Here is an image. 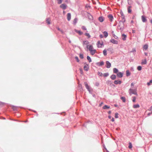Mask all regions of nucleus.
<instances>
[{"instance_id": "obj_1", "label": "nucleus", "mask_w": 152, "mask_h": 152, "mask_svg": "<svg viewBox=\"0 0 152 152\" xmlns=\"http://www.w3.org/2000/svg\"><path fill=\"white\" fill-rule=\"evenodd\" d=\"M129 92L130 95H131L132 94H133L137 96L138 95L137 92V88L134 89L131 88H130L129 90Z\"/></svg>"}, {"instance_id": "obj_2", "label": "nucleus", "mask_w": 152, "mask_h": 152, "mask_svg": "<svg viewBox=\"0 0 152 152\" xmlns=\"http://www.w3.org/2000/svg\"><path fill=\"white\" fill-rule=\"evenodd\" d=\"M97 45L99 48H102V46H104L103 42H100V41H98L97 43Z\"/></svg>"}, {"instance_id": "obj_3", "label": "nucleus", "mask_w": 152, "mask_h": 152, "mask_svg": "<svg viewBox=\"0 0 152 152\" xmlns=\"http://www.w3.org/2000/svg\"><path fill=\"white\" fill-rule=\"evenodd\" d=\"M84 84H85V85L86 88L87 89L88 91H90L89 90H90L92 89L91 88V87H90V86L88 85L87 82H84Z\"/></svg>"}, {"instance_id": "obj_4", "label": "nucleus", "mask_w": 152, "mask_h": 152, "mask_svg": "<svg viewBox=\"0 0 152 152\" xmlns=\"http://www.w3.org/2000/svg\"><path fill=\"white\" fill-rule=\"evenodd\" d=\"M60 7L63 10H65L66 9L67 6L65 4H63L60 5Z\"/></svg>"}, {"instance_id": "obj_5", "label": "nucleus", "mask_w": 152, "mask_h": 152, "mask_svg": "<svg viewBox=\"0 0 152 152\" xmlns=\"http://www.w3.org/2000/svg\"><path fill=\"white\" fill-rule=\"evenodd\" d=\"M107 17L109 18V20L111 22H112L114 20V18L113 15L112 14H109L107 16Z\"/></svg>"}, {"instance_id": "obj_6", "label": "nucleus", "mask_w": 152, "mask_h": 152, "mask_svg": "<svg viewBox=\"0 0 152 152\" xmlns=\"http://www.w3.org/2000/svg\"><path fill=\"white\" fill-rule=\"evenodd\" d=\"M106 83L107 85H109L110 86H112L113 87L115 86L114 84H112V81L111 80H108L106 81Z\"/></svg>"}, {"instance_id": "obj_7", "label": "nucleus", "mask_w": 152, "mask_h": 152, "mask_svg": "<svg viewBox=\"0 0 152 152\" xmlns=\"http://www.w3.org/2000/svg\"><path fill=\"white\" fill-rule=\"evenodd\" d=\"M84 64H85L84 66V70L85 71H87L89 69V66L88 64L85 63Z\"/></svg>"}, {"instance_id": "obj_8", "label": "nucleus", "mask_w": 152, "mask_h": 152, "mask_svg": "<svg viewBox=\"0 0 152 152\" xmlns=\"http://www.w3.org/2000/svg\"><path fill=\"white\" fill-rule=\"evenodd\" d=\"M110 35L111 37H114V38H118V37L115 35L114 31H111V32L110 34Z\"/></svg>"}, {"instance_id": "obj_9", "label": "nucleus", "mask_w": 152, "mask_h": 152, "mask_svg": "<svg viewBox=\"0 0 152 152\" xmlns=\"http://www.w3.org/2000/svg\"><path fill=\"white\" fill-rule=\"evenodd\" d=\"M141 19L142 22L143 23L146 22L147 21L145 15H142L141 16Z\"/></svg>"}, {"instance_id": "obj_10", "label": "nucleus", "mask_w": 152, "mask_h": 152, "mask_svg": "<svg viewBox=\"0 0 152 152\" xmlns=\"http://www.w3.org/2000/svg\"><path fill=\"white\" fill-rule=\"evenodd\" d=\"M86 12L89 15H88V19L91 20H92L93 19L92 15L90 14V13L87 12Z\"/></svg>"}, {"instance_id": "obj_11", "label": "nucleus", "mask_w": 152, "mask_h": 152, "mask_svg": "<svg viewBox=\"0 0 152 152\" xmlns=\"http://www.w3.org/2000/svg\"><path fill=\"white\" fill-rule=\"evenodd\" d=\"M107 50L109 52L110 54H112L113 53V50L112 47H110L108 48Z\"/></svg>"}, {"instance_id": "obj_12", "label": "nucleus", "mask_w": 152, "mask_h": 152, "mask_svg": "<svg viewBox=\"0 0 152 152\" xmlns=\"http://www.w3.org/2000/svg\"><path fill=\"white\" fill-rule=\"evenodd\" d=\"M111 66V64L108 61H107L106 62V67L108 68L110 67Z\"/></svg>"}, {"instance_id": "obj_13", "label": "nucleus", "mask_w": 152, "mask_h": 152, "mask_svg": "<svg viewBox=\"0 0 152 152\" xmlns=\"http://www.w3.org/2000/svg\"><path fill=\"white\" fill-rule=\"evenodd\" d=\"M75 31L76 33L80 35H81L83 34V33L80 30L75 29Z\"/></svg>"}, {"instance_id": "obj_14", "label": "nucleus", "mask_w": 152, "mask_h": 152, "mask_svg": "<svg viewBox=\"0 0 152 152\" xmlns=\"http://www.w3.org/2000/svg\"><path fill=\"white\" fill-rule=\"evenodd\" d=\"M122 83V82L120 80H115L114 81V84L115 85H118V84H121V83Z\"/></svg>"}, {"instance_id": "obj_15", "label": "nucleus", "mask_w": 152, "mask_h": 152, "mask_svg": "<svg viewBox=\"0 0 152 152\" xmlns=\"http://www.w3.org/2000/svg\"><path fill=\"white\" fill-rule=\"evenodd\" d=\"M117 76L119 78H121L123 77V73L121 72H118L117 74Z\"/></svg>"}, {"instance_id": "obj_16", "label": "nucleus", "mask_w": 152, "mask_h": 152, "mask_svg": "<svg viewBox=\"0 0 152 152\" xmlns=\"http://www.w3.org/2000/svg\"><path fill=\"white\" fill-rule=\"evenodd\" d=\"M104 63L103 61H101L99 62L96 63V64L99 66H102L104 65Z\"/></svg>"}, {"instance_id": "obj_17", "label": "nucleus", "mask_w": 152, "mask_h": 152, "mask_svg": "<svg viewBox=\"0 0 152 152\" xmlns=\"http://www.w3.org/2000/svg\"><path fill=\"white\" fill-rule=\"evenodd\" d=\"M110 42L114 44H117L118 43V42L113 39H111L110 40Z\"/></svg>"}, {"instance_id": "obj_18", "label": "nucleus", "mask_w": 152, "mask_h": 152, "mask_svg": "<svg viewBox=\"0 0 152 152\" xmlns=\"http://www.w3.org/2000/svg\"><path fill=\"white\" fill-rule=\"evenodd\" d=\"M104 17L102 16H100L98 18V20L101 23L103 22L104 21Z\"/></svg>"}, {"instance_id": "obj_19", "label": "nucleus", "mask_w": 152, "mask_h": 152, "mask_svg": "<svg viewBox=\"0 0 152 152\" xmlns=\"http://www.w3.org/2000/svg\"><path fill=\"white\" fill-rule=\"evenodd\" d=\"M67 19L68 21H69L71 19V14L68 13L67 14Z\"/></svg>"}, {"instance_id": "obj_20", "label": "nucleus", "mask_w": 152, "mask_h": 152, "mask_svg": "<svg viewBox=\"0 0 152 152\" xmlns=\"http://www.w3.org/2000/svg\"><path fill=\"white\" fill-rule=\"evenodd\" d=\"M132 7V6H129L127 7V11L129 13H131L132 12V10L131 9Z\"/></svg>"}, {"instance_id": "obj_21", "label": "nucleus", "mask_w": 152, "mask_h": 152, "mask_svg": "<svg viewBox=\"0 0 152 152\" xmlns=\"http://www.w3.org/2000/svg\"><path fill=\"white\" fill-rule=\"evenodd\" d=\"M89 42L88 41H83V44L86 45V48H88L89 46L88 44H89Z\"/></svg>"}, {"instance_id": "obj_22", "label": "nucleus", "mask_w": 152, "mask_h": 152, "mask_svg": "<svg viewBox=\"0 0 152 152\" xmlns=\"http://www.w3.org/2000/svg\"><path fill=\"white\" fill-rule=\"evenodd\" d=\"M103 34V35L104 37L105 38L107 37L108 35V33L107 31H104L102 32Z\"/></svg>"}, {"instance_id": "obj_23", "label": "nucleus", "mask_w": 152, "mask_h": 152, "mask_svg": "<svg viewBox=\"0 0 152 152\" xmlns=\"http://www.w3.org/2000/svg\"><path fill=\"white\" fill-rule=\"evenodd\" d=\"M110 78L112 80H114L116 78V76L115 75L113 74L110 76Z\"/></svg>"}, {"instance_id": "obj_24", "label": "nucleus", "mask_w": 152, "mask_h": 152, "mask_svg": "<svg viewBox=\"0 0 152 152\" xmlns=\"http://www.w3.org/2000/svg\"><path fill=\"white\" fill-rule=\"evenodd\" d=\"M119 72V70L117 68H114L113 69V72L114 73L117 74Z\"/></svg>"}, {"instance_id": "obj_25", "label": "nucleus", "mask_w": 152, "mask_h": 152, "mask_svg": "<svg viewBox=\"0 0 152 152\" xmlns=\"http://www.w3.org/2000/svg\"><path fill=\"white\" fill-rule=\"evenodd\" d=\"M78 21V19L77 18H75L73 22V24L74 25H75L77 23Z\"/></svg>"}, {"instance_id": "obj_26", "label": "nucleus", "mask_w": 152, "mask_h": 152, "mask_svg": "<svg viewBox=\"0 0 152 152\" xmlns=\"http://www.w3.org/2000/svg\"><path fill=\"white\" fill-rule=\"evenodd\" d=\"M110 106H108L106 105H105L102 108L103 109L107 110L110 108Z\"/></svg>"}, {"instance_id": "obj_27", "label": "nucleus", "mask_w": 152, "mask_h": 152, "mask_svg": "<svg viewBox=\"0 0 152 152\" xmlns=\"http://www.w3.org/2000/svg\"><path fill=\"white\" fill-rule=\"evenodd\" d=\"M90 53L92 55H94L96 53V51L95 49L92 50L90 51Z\"/></svg>"}, {"instance_id": "obj_28", "label": "nucleus", "mask_w": 152, "mask_h": 152, "mask_svg": "<svg viewBox=\"0 0 152 152\" xmlns=\"http://www.w3.org/2000/svg\"><path fill=\"white\" fill-rule=\"evenodd\" d=\"M131 75V73L130 72L129 70H127L126 71V75L127 77H128L129 76H130Z\"/></svg>"}, {"instance_id": "obj_29", "label": "nucleus", "mask_w": 152, "mask_h": 152, "mask_svg": "<svg viewBox=\"0 0 152 152\" xmlns=\"http://www.w3.org/2000/svg\"><path fill=\"white\" fill-rule=\"evenodd\" d=\"M147 63L146 59H145L144 60H142L141 62V64L142 65L146 64Z\"/></svg>"}, {"instance_id": "obj_30", "label": "nucleus", "mask_w": 152, "mask_h": 152, "mask_svg": "<svg viewBox=\"0 0 152 152\" xmlns=\"http://www.w3.org/2000/svg\"><path fill=\"white\" fill-rule=\"evenodd\" d=\"M88 48L89 49V51H90L93 50V47L92 45H89Z\"/></svg>"}, {"instance_id": "obj_31", "label": "nucleus", "mask_w": 152, "mask_h": 152, "mask_svg": "<svg viewBox=\"0 0 152 152\" xmlns=\"http://www.w3.org/2000/svg\"><path fill=\"white\" fill-rule=\"evenodd\" d=\"M140 106L138 104H134L133 106V107L134 108H139Z\"/></svg>"}, {"instance_id": "obj_32", "label": "nucleus", "mask_w": 152, "mask_h": 152, "mask_svg": "<svg viewBox=\"0 0 152 152\" xmlns=\"http://www.w3.org/2000/svg\"><path fill=\"white\" fill-rule=\"evenodd\" d=\"M46 23H47L48 24L50 25L51 24L50 20L49 18H47L46 19Z\"/></svg>"}, {"instance_id": "obj_33", "label": "nucleus", "mask_w": 152, "mask_h": 152, "mask_svg": "<svg viewBox=\"0 0 152 152\" xmlns=\"http://www.w3.org/2000/svg\"><path fill=\"white\" fill-rule=\"evenodd\" d=\"M122 26L121 27H120L119 29L120 30V31H123V29L124 28V24L122 23Z\"/></svg>"}, {"instance_id": "obj_34", "label": "nucleus", "mask_w": 152, "mask_h": 152, "mask_svg": "<svg viewBox=\"0 0 152 152\" xmlns=\"http://www.w3.org/2000/svg\"><path fill=\"white\" fill-rule=\"evenodd\" d=\"M148 48V45L147 44H145L143 47V50H146Z\"/></svg>"}, {"instance_id": "obj_35", "label": "nucleus", "mask_w": 152, "mask_h": 152, "mask_svg": "<svg viewBox=\"0 0 152 152\" xmlns=\"http://www.w3.org/2000/svg\"><path fill=\"white\" fill-rule=\"evenodd\" d=\"M107 50H106V49H104L103 52V55L104 56H106L107 55Z\"/></svg>"}, {"instance_id": "obj_36", "label": "nucleus", "mask_w": 152, "mask_h": 152, "mask_svg": "<svg viewBox=\"0 0 152 152\" xmlns=\"http://www.w3.org/2000/svg\"><path fill=\"white\" fill-rule=\"evenodd\" d=\"M87 59L88 60L89 62L90 63L92 61L91 59L89 56H87Z\"/></svg>"}, {"instance_id": "obj_37", "label": "nucleus", "mask_w": 152, "mask_h": 152, "mask_svg": "<svg viewBox=\"0 0 152 152\" xmlns=\"http://www.w3.org/2000/svg\"><path fill=\"white\" fill-rule=\"evenodd\" d=\"M121 99L122 101L123 102H126V98L124 96H122L121 97Z\"/></svg>"}, {"instance_id": "obj_38", "label": "nucleus", "mask_w": 152, "mask_h": 152, "mask_svg": "<svg viewBox=\"0 0 152 152\" xmlns=\"http://www.w3.org/2000/svg\"><path fill=\"white\" fill-rule=\"evenodd\" d=\"M122 20H120L119 21L118 23V27H121L122 26Z\"/></svg>"}, {"instance_id": "obj_39", "label": "nucleus", "mask_w": 152, "mask_h": 152, "mask_svg": "<svg viewBox=\"0 0 152 152\" xmlns=\"http://www.w3.org/2000/svg\"><path fill=\"white\" fill-rule=\"evenodd\" d=\"M128 4L129 5H130L132 4V0H127Z\"/></svg>"}, {"instance_id": "obj_40", "label": "nucleus", "mask_w": 152, "mask_h": 152, "mask_svg": "<svg viewBox=\"0 0 152 152\" xmlns=\"http://www.w3.org/2000/svg\"><path fill=\"white\" fill-rule=\"evenodd\" d=\"M84 34L85 36L88 37V38H90L91 37L89 33H86Z\"/></svg>"}, {"instance_id": "obj_41", "label": "nucleus", "mask_w": 152, "mask_h": 152, "mask_svg": "<svg viewBox=\"0 0 152 152\" xmlns=\"http://www.w3.org/2000/svg\"><path fill=\"white\" fill-rule=\"evenodd\" d=\"M78 87L79 90H80V91H82L83 90L82 85L81 84H79Z\"/></svg>"}, {"instance_id": "obj_42", "label": "nucleus", "mask_w": 152, "mask_h": 152, "mask_svg": "<svg viewBox=\"0 0 152 152\" xmlns=\"http://www.w3.org/2000/svg\"><path fill=\"white\" fill-rule=\"evenodd\" d=\"M137 69L138 70L140 71L142 70V67L140 66H139L137 67Z\"/></svg>"}, {"instance_id": "obj_43", "label": "nucleus", "mask_w": 152, "mask_h": 152, "mask_svg": "<svg viewBox=\"0 0 152 152\" xmlns=\"http://www.w3.org/2000/svg\"><path fill=\"white\" fill-rule=\"evenodd\" d=\"M115 118H118V113H115Z\"/></svg>"}, {"instance_id": "obj_44", "label": "nucleus", "mask_w": 152, "mask_h": 152, "mask_svg": "<svg viewBox=\"0 0 152 152\" xmlns=\"http://www.w3.org/2000/svg\"><path fill=\"white\" fill-rule=\"evenodd\" d=\"M12 109L14 111H16L17 110V108L15 106H13L12 107Z\"/></svg>"}, {"instance_id": "obj_45", "label": "nucleus", "mask_w": 152, "mask_h": 152, "mask_svg": "<svg viewBox=\"0 0 152 152\" xmlns=\"http://www.w3.org/2000/svg\"><path fill=\"white\" fill-rule=\"evenodd\" d=\"M121 35L123 37L122 38H126L127 37V35L125 34L124 33L122 34Z\"/></svg>"}, {"instance_id": "obj_46", "label": "nucleus", "mask_w": 152, "mask_h": 152, "mask_svg": "<svg viewBox=\"0 0 152 152\" xmlns=\"http://www.w3.org/2000/svg\"><path fill=\"white\" fill-rule=\"evenodd\" d=\"M109 75V73L108 72H107L104 74L103 76L105 77H107Z\"/></svg>"}, {"instance_id": "obj_47", "label": "nucleus", "mask_w": 152, "mask_h": 152, "mask_svg": "<svg viewBox=\"0 0 152 152\" xmlns=\"http://www.w3.org/2000/svg\"><path fill=\"white\" fill-rule=\"evenodd\" d=\"M79 57L81 59H83L84 58L83 55L82 54L80 53L79 55Z\"/></svg>"}, {"instance_id": "obj_48", "label": "nucleus", "mask_w": 152, "mask_h": 152, "mask_svg": "<svg viewBox=\"0 0 152 152\" xmlns=\"http://www.w3.org/2000/svg\"><path fill=\"white\" fill-rule=\"evenodd\" d=\"M132 143L130 142H129V149H131L132 148Z\"/></svg>"}, {"instance_id": "obj_49", "label": "nucleus", "mask_w": 152, "mask_h": 152, "mask_svg": "<svg viewBox=\"0 0 152 152\" xmlns=\"http://www.w3.org/2000/svg\"><path fill=\"white\" fill-rule=\"evenodd\" d=\"M152 83V80H150V81H149V82L147 83V85L148 86H150V85H151V84Z\"/></svg>"}, {"instance_id": "obj_50", "label": "nucleus", "mask_w": 152, "mask_h": 152, "mask_svg": "<svg viewBox=\"0 0 152 152\" xmlns=\"http://www.w3.org/2000/svg\"><path fill=\"white\" fill-rule=\"evenodd\" d=\"M58 1V4H61L63 0H57Z\"/></svg>"}, {"instance_id": "obj_51", "label": "nucleus", "mask_w": 152, "mask_h": 152, "mask_svg": "<svg viewBox=\"0 0 152 152\" xmlns=\"http://www.w3.org/2000/svg\"><path fill=\"white\" fill-rule=\"evenodd\" d=\"M75 60H76V61L77 62H79V58L77 56H76L75 57Z\"/></svg>"}, {"instance_id": "obj_52", "label": "nucleus", "mask_w": 152, "mask_h": 152, "mask_svg": "<svg viewBox=\"0 0 152 152\" xmlns=\"http://www.w3.org/2000/svg\"><path fill=\"white\" fill-rule=\"evenodd\" d=\"M82 28L83 30H87L86 28V27L85 26H83L82 27Z\"/></svg>"}, {"instance_id": "obj_53", "label": "nucleus", "mask_w": 152, "mask_h": 152, "mask_svg": "<svg viewBox=\"0 0 152 152\" xmlns=\"http://www.w3.org/2000/svg\"><path fill=\"white\" fill-rule=\"evenodd\" d=\"M136 97L135 96L133 97L132 101L133 102H135L136 101Z\"/></svg>"}, {"instance_id": "obj_54", "label": "nucleus", "mask_w": 152, "mask_h": 152, "mask_svg": "<svg viewBox=\"0 0 152 152\" xmlns=\"http://www.w3.org/2000/svg\"><path fill=\"white\" fill-rule=\"evenodd\" d=\"M98 75H99L100 76H102V72H98Z\"/></svg>"}, {"instance_id": "obj_55", "label": "nucleus", "mask_w": 152, "mask_h": 152, "mask_svg": "<svg viewBox=\"0 0 152 152\" xmlns=\"http://www.w3.org/2000/svg\"><path fill=\"white\" fill-rule=\"evenodd\" d=\"M120 14L121 16H123L124 15L123 12L122 10H121L120 11Z\"/></svg>"}, {"instance_id": "obj_56", "label": "nucleus", "mask_w": 152, "mask_h": 152, "mask_svg": "<svg viewBox=\"0 0 152 152\" xmlns=\"http://www.w3.org/2000/svg\"><path fill=\"white\" fill-rule=\"evenodd\" d=\"M80 73L81 74H83V71L82 69H80Z\"/></svg>"}, {"instance_id": "obj_57", "label": "nucleus", "mask_w": 152, "mask_h": 152, "mask_svg": "<svg viewBox=\"0 0 152 152\" xmlns=\"http://www.w3.org/2000/svg\"><path fill=\"white\" fill-rule=\"evenodd\" d=\"M117 23H117V21H115V23L113 25V26H116V25L117 24Z\"/></svg>"}, {"instance_id": "obj_58", "label": "nucleus", "mask_w": 152, "mask_h": 152, "mask_svg": "<svg viewBox=\"0 0 152 152\" xmlns=\"http://www.w3.org/2000/svg\"><path fill=\"white\" fill-rule=\"evenodd\" d=\"M5 104V103L0 102V106L4 105Z\"/></svg>"}, {"instance_id": "obj_59", "label": "nucleus", "mask_w": 152, "mask_h": 152, "mask_svg": "<svg viewBox=\"0 0 152 152\" xmlns=\"http://www.w3.org/2000/svg\"><path fill=\"white\" fill-rule=\"evenodd\" d=\"M95 85L96 86H99V83L98 82H96Z\"/></svg>"}, {"instance_id": "obj_60", "label": "nucleus", "mask_w": 152, "mask_h": 152, "mask_svg": "<svg viewBox=\"0 0 152 152\" xmlns=\"http://www.w3.org/2000/svg\"><path fill=\"white\" fill-rule=\"evenodd\" d=\"M99 37L100 38H103L104 37L103 34H101L99 35Z\"/></svg>"}, {"instance_id": "obj_61", "label": "nucleus", "mask_w": 152, "mask_h": 152, "mask_svg": "<svg viewBox=\"0 0 152 152\" xmlns=\"http://www.w3.org/2000/svg\"><path fill=\"white\" fill-rule=\"evenodd\" d=\"M121 16V18L123 20H124V19H125V17L124 15H123V16Z\"/></svg>"}, {"instance_id": "obj_62", "label": "nucleus", "mask_w": 152, "mask_h": 152, "mask_svg": "<svg viewBox=\"0 0 152 152\" xmlns=\"http://www.w3.org/2000/svg\"><path fill=\"white\" fill-rule=\"evenodd\" d=\"M134 85V84L133 83H132L131 84V87H132Z\"/></svg>"}, {"instance_id": "obj_63", "label": "nucleus", "mask_w": 152, "mask_h": 152, "mask_svg": "<svg viewBox=\"0 0 152 152\" xmlns=\"http://www.w3.org/2000/svg\"><path fill=\"white\" fill-rule=\"evenodd\" d=\"M89 91H89V93L90 94H92V89L90 90H89Z\"/></svg>"}, {"instance_id": "obj_64", "label": "nucleus", "mask_w": 152, "mask_h": 152, "mask_svg": "<svg viewBox=\"0 0 152 152\" xmlns=\"http://www.w3.org/2000/svg\"><path fill=\"white\" fill-rule=\"evenodd\" d=\"M104 148L106 150L107 152H110L106 148L104 145Z\"/></svg>"}]
</instances>
